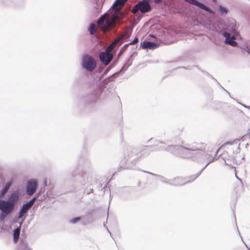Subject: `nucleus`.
Segmentation results:
<instances>
[{
  "mask_svg": "<svg viewBox=\"0 0 250 250\" xmlns=\"http://www.w3.org/2000/svg\"><path fill=\"white\" fill-rule=\"evenodd\" d=\"M46 196L49 198L53 197L50 194H49L48 192H46Z\"/></svg>",
  "mask_w": 250,
  "mask_h": 250,
  "instance_id": "4c0bfd02",
  "label": "nucleus"
},
{
  "mask_svg": "<svg viewBox=\"0 0 250 250\" xmlns=\"http://www.w3.org/2000/svg\"><path fill=\"white\" fill-rule=\"evenodd\" d=\"M235 177H236V178H237V179H238L239 180H240V179H239V178H238V177L237 176V175H236V173H235Z\"/></svg>",
  "mask_w": 250,
  "mask_h": 250,
  "instance_id": "49530a36",
  "label": "nucleus"
},
{
  "mask_svg": "<svg viewBox=\"0 0 250 250\" xmlns=\"http://www.w3.org/2000/svg\"><path fill=\"white\" fill-rule=\"evenodd\" d=\"M206 144L205 148L203 150H198L196 151L197 153L200 154V156L199 157V160H194L198 163H204L206 164L205 166L201 170V171L199 172L201 173L202 171L211 163L213 162L215 160H217L215 157H213L212 154L210 153L211 151L210 150H206Z\"/></svg>",
  "mask_w": 250,
  "mask_h": 250,
  "instance_id": "7ed1b4c3",
  "label": "nucleus"
},
{
  "mask_svg": "<svg viewBox=\"0 0 250 250\" xmlns=\"http://www.w3.org/2000/svg\"><path fill=\"white\" fill-rule=\"evenodd\" d=\"M140 46L143 49H154L159 46V44L145 40L141 42Z\"/></svg>",
  "mask_w": 250,
  "mask_h": 250,
  "instance_id": "4468645a",
  "label": "nucleus"
},
{
  "mask_svg": "<svg viewBox=\"0 0 250 250\" xmlns=\"http://www.w3.org/2000/svg\"><path fill=\"white\" fill-rule=\"evenodd\" d=\"M150 150L149 147L148 146H145L139 152H138V151H137L136 158L133 159V162L132 163H131V165L128 164L127 165V167H132L138 161L139 159H144L147 157L150 154Z\"/></svg>",
  "mask_w": 250,
  "mask_h": 250,
  "instance_id": "6e6552de",
  "label": "nucleus"
},
{
  "mask_svg": "<svg viewBox=\"0 0 250 250\" xmlns=\"http://www.w3.org/2000/svg\"><path fill=\"white\" fill-rule=\"evenodd\" d=\"M104 226L106 228V229H107V230H108V229L107 227L105 225V222L104 223Z\"/></svg>",
  "mask_w": 250,
  "mask_h": 250,
  "instance_id": "a19ab883",
  "label": "nucleus"
},
{
  "mask_svg": "<svg viewBox=\"0 0 250 250\" xmlns=\"http://www.w3.org/2000/svg\"><path fill=\"white\" fill-rule=\"evenodd\" d=\"M99 57L100 61L104 65H107L113 59L112 54L107 50L99 53Z\"/></svg>",
  "mask_w": 250,
  "mask_h": 250,
  "instance_id": "f8f14e48",
  "label": "nucleus"
},
{
  "mask_svg": "<svg viewBox=\"0 0 250 250\" xmlns=\"http://www.w3.org/2000/svg\"><path fill=\"white\" fill-rule=\"evenodd\" d=\"M213 0L215 1L216 0Z\"/></svg>",
  "mask_w": 250,
  "mask_h": 250,
  "instance_id": "8fccbe9b",
  "label": "nucleus"
},
{
  "mask_svg": "<svg viewBox=\"0 0 250 250\" xmlns=\"http://www.w3.org/2000/svg\"><path fill=\"white\" fill-rule=\"evenodd\" d=\"M219 158L222 159L224 160L225 164L229 167H231L232 164L228 163V161L234 162L235 161L234 157L231 155H229L228 152L226 151L224 152L222 154L220 155Z\"/></svg>",
  "mask_w": 250,
  "mask_h": 250,
  "instance_id": "dca6fc26",
  "label": "nucleus"
},
{
  "mask_svg": "<svg viewBox=\"0 0 250 250\" xmlns=\"http://www.w3.org/2000/svg\"><path fill=\"white\" fill-rule=\"evenodd\" d=\"M134 43H135V42H134V41H133V40L132 42H129L128 43H126V44H125V47H128V46H129V45H131V44H134Z\"/></svg>",
  "mask_w": 250,
  "mask_h": 250,
  "instance_id": "7c9ffc66",
  "label": "nucleus"
},
{
  "mask_svg": "<svg viewBox=\"0 0 250 250\" xmlns=\"http://www.w3.org/2000/svg\"><path fill=\"white\" fill-rule=\"evenodd\" d=\"M44 185L45 186H46V185H47V181L46 180H44Z\"/></svg>",
  "mask_w": 250,
  "mask_h": 250,
  "instance_id": "79ce46f5",
  "label": "nucleus"
},
{
  "mask_svg": "<svg viewBox=\"0 0 250 250\" xmlns=\"http://www.w3.org/2000/svg\"><path fill=\"white\" fill-rule=\"evenodd\" d=\"M101 93V90L99 87H96L93 89L90 94V97L91 101L93 102L95 101L100 96Z\"/></svg>",
  "mask_w": 250,
  "mask_h": 250,
  "instance_id": "f3484780",
  "label": "nucleus"
},
{
  "mask_svg": "<svg viewBox=\"0 0 250 250\" xmlns=\"http://www.w3.org/2000/svg\"><path fill=\"white\" fill-rule=\"evenodd\" d=\"M208 28H209V29L210 30H213L214 29V26H211L210 25H209V27H208Z\"/></svg>",
  "mask_w": 250,
  "mask_h": 250,
  "instance_id": "c9c22d12",
  "label": "nucleus"
},
{
  "mask_svg": "<svg viewBox=\"0 0 250 250\" xmlns=\"http://www.w3.org/2000/svg\"><path fill=\"white\" fill-rule=\"evenodd\" d=\"M223 89H224L226 91V92L228 94V95H229V96L231 98V96H230V95L228 91H227L226 90H225L223 87Z\"/></svg>",
  "mask_w": 250,
  "mask_h": 250,
  "instance_id": "37998d69",
  "label": "nucleus"
},
{
  "mask_svg": "<svg viewBox=\"0 0 250 250\" xmlns=\"http://www.w3.org/2000/svg\"><path fill=\"white\" fill-rule=\"evenodd\" d=\"M219 9L221 14H226L228 13L227 9L221 5H219Z\"/></svg>",
  "mask_w": 250,
  "mask_h": 250,
  "instance_id": "393cba45",
  "label": "nucleus"
},
{
  "mask_svg": "<svg viewBox=\"0 0 250 250\" xmlns=\"http://www.w3.org/2000/svg\"><path fill=\"white\" fill-rule=\"evenodd\" d=\"M13 183V179L8 181L0 190V220L4 221L12 214L17 206L21 197L19 189H16L9 195L7 199H2Z\"/></svg>",
  "mask_w": 250,
  "mask_h": 250,
  "instance_id": "f03ea898",
  "label": "nucleus"
},
{
  "mask_svg": "<svg viewBox=\"0 0 250 250\" xmlns=\"http://www.w3.org/2000/svg\"><path fill=\"white\" fill-rule=\"evenodd\" d=\"M81 185L83 186V193L89 194L93 192L92 185L88 182V176L87 175H83L81 180Z\"/></svg>",
  "mask_w": 250,
  "mask_h": 250,
  "instance_id": "9d476101",
  "label": "nucleus"
},
{
  "mask_svg": "<svg viewBox=\"0 0 250 250\" xmlns=\"http://www.w3.org/2000/svg\"><path fill=\"white\" fill-rule=\"evenodd\" d=\"M238 141H239V140L236 139V140H233V141H231V142H227L225 143L224 145L225 146H226V145H234L235 144L236 145H237V142Z\"/></svg>",
  "mask_w": 250,
  "mask_h": 250,
  "instance_id": "bb28decb",
  "label": "nucleus"
},
{
  "mask_svg": "<svg viewBox=\"0 0 250 250\" xmlns=\"http://www.w3.org/2000/svg\"><path fill=\"white\" fill-rule=\"evenodd\" d=\"M106 15H107V14L105 13V14L102 15L100 17V18L99 19V20L97 21V24L99 25L104 24L105 21H106Z\"/></svg>",
  "mask_w": 250,
  "mask_h": 250,
  "instance_id": "b1692460",
  "label": "nucleus"
},
{
  "mask_svg": "<svg viewBox=\"0 0 250 250\" xmlns=\"http://www.w3.org/2000/svg\"><path fill=\"white\" fill-rule=\"evenodd\" d=\"M134 43H135V42H134V41H133V40L132 42H129L128 43H126V44H125V47H128V46H129V45H131V44H134Z\"/></svg>",
  "mask_w": 250,
  "mask_h": 250,
  "instance_id": "2f4dec72",
  "label": "nucleus"
},
{
  "mask_svg": "<svg viewBox=\"0 0 250 250\" xmlns=\"http://www.w3.org/2000/svg\"><path fill=\"white\" fill-rule=\"evenodd\" d=\"M29 209V208L25 204H23L19 212L18 218L19 219L22 218L27 213Z\"/></svg>",
  "mask_w": 250,
  "mask_h": 250,
  "instance_id": "6ab92c4d",
  "label": "nucleus"
},
{
  "mask_svg": "<svg viewBox=\"0 0 250 250\" xmlns=\"http://www.w3.org/2000/svg\"><path fill=\"white\" fill-rule=\"evenodd\" d=\"M148 173L151 175L156 176L159 178V180L161 182L170 185V182L169 181H170V179H167L166 178H165L161 175H156V174H155L151 173V172H148Z\"/></svg>",
  "mask_w": 250,
  "mask_h": 250,
  "instance_id": "412c9836",
  "label": "nucleus"
},
{
  "mask_svg": "<svg viewBox=\"0 0 250 250\" xmlns=\"http://www.w3.org/2000/svg\"><path fill=\"white\" fill-rule=\"evenodd\" d=\"M127 47L125 46V44L120 49L119 53L118 54V57H120V56L122 55V54L125 51Z\"/></svg>",
  "mask_w": 250,
  "mask_h": 250,
  "instance_id": "cd10ccee",
  "label": "nucleus"
},
{
  "mask_svg": "<svg viewBox=\"0 0 250 250\" xmlns=\"http://www.w3.org/2000/svg\"><path fill=\"white\" fill-rule=\"evenodd\" d=\"M149 1L150 0H143L137 4L135 8L137 10H139L143 13L148 12L151 8Z\"/></svg>",
  "mask_w": 250,
  "mask_h": 250,
  "instance_id": "1a4fd4ad",
  "label": "nucleus"
},
{
  "mask_svg": "<svg viewBox=\"0 0 250 250\" xmlns=\"http://www.w3.org/2000/svg\"><path fill=\"white\" fill-rule=\"evenodd\" d=\"M16 250H32L29 248L28 244L26 241L22 239H21L20 244L17 247Z\"/></svg>",
  "mask_w": 250,
  "mask_h": 250,
  "instance_id": "a211bd4d",
  "label": "nucleus"
},
{
  "mask_svg": "<svg viewBox=\"0 0 250 250\" xmlns=\"http://www.w3.org/2000/svg\"><path fill=\"white\" fill-rule=\"evenodd\" d=\"M123 0L124 2H125V1H127V0Z\"/></svg>",
  "mask_w": 250,
  "mask_h": 250,
  "instance_id": "de8ad7c7",
  "label": "nucleus"
},
{
  "mask_svg": "<svg viewBox=\"0 0 250 250\" xmlns=\"http://www.w3.org/2000/svg\"><path fill=\"white\" fill-rule=\"evenodd\" d=\"M20 233H21V229L19 228H17L14 230L13 241H14V243H16L18 242V241L19 239Z\"/></svg>",
  "mask_w": 250,
  "mask_h": 250,
  "instance_id": "aec40b11",
  "label": "nucleus"
},
{
  "mask_svg": "<svg viewBox=\"0 0 250 250\" xmlns=\"http://www.w3.org/2000/svg\"><path fill=\"white\" fill-rule=\"evenodd\" d=\"M228 162L229 163H231L232 164V166L230 167H231L234 168V167H233V164L234 163L235 161L234 162L231 161H228Z\"/></svg>",
  "mask_w": 250,
  "mask_h": 250,
  "instance_id": "e433bc0d",
  "label": "nucleus"
},
{
  "mask_svg": "<svg viewBox=\"0 0 250 250\" xmlns=\"http://www.w3.org/2000/svg\"><path fill=\"white\" fill-rule=\"evenodd\" d=\"M97 28L96 24L95 23H91L90 24V26L88 28V30L89 31L90 34L91 35H93L95 33L96 29Z\"/></svg>",
  "mask_w": 250,
  "mask_h": 250,
  "instance_id": "5701e85b",
  "label": "nucleus"
},
{
  "mask_svg": "<svg viewBox=\"0 0 250 250\" xmlns=\"http://www.w3.org/2000/svg\"><path fill=\"white\" fill-rule=\"evenodd\" d=\"M175 137L176 136L173 135L170 132H167L164 134L163 140H157L152 138L149 141L163 145L158 147L159 150L170 152L174 155L185 159H190L193 161L200 160L199 158L200 154L196 151L204 150L206 144L194 142L192 144H186L184 146L168 145L166 146L168 143L172 142Z\"/></svg>",
  "mask_w": 250,
  "mask_h": 250,
  "instance_id": "f257e3e1",
  "label": "nucleus"
},
{
  "mask_svg": "<svg viewBox=\"0 0 250 250\" xmlns=\"http://www.w3.org/2000/svg\"><path fill=\"white\" fill-rule=\"evenodd\" d=\"M82 66L86 70L92 72L96 67V62L91 56L86 55L83 56Z\"/></svg>",
  "mask_w": 250,
  "mask_h": 250,
  "instance_id": "423d86ee",
  "label": "nucleus"
},
{
  "mask_svg": "<svg viewBox=\"0 0 250 250\" xmlns=\"http://www.w3.org/2000/svg\"><path fill=\"white\" fill-rule=\"evenodd\" d=\"M98 219V216L94 210L86 212L85 214L79 217V221H81L83 225H87L95 221Z\"/></svg>",
  "mask_w": 250,
  "mask_h": 250,
  "instance_id": "0eeeda50",
  "label": "nucleus"
},
{
  "mask_svg": "<svg viewBox=\"0 0 250 250\" xmlns=\"http://www.w3.org/2000/svg\"><path fill=\"white\" fill-rule=\"evenodd\" d=\"M108 232L110 233V234H111V233L110 232V231H109V230H108Z\"/></svg>",
  "mask_w": 250,
  "mask_h": 250,
  "instance_id": "09e8293b",
  "label": "nucleus"
},
{
  "mask_svg": "<svg viewBox=\"0 0 250 250\" xmlns=\"http://www.w3.org/2000/svg\"><path fill=\"white\" fill-rule=\"evenodd\" d=\"M41 191L39 192L37 194L35 195V196L31 199L29 202L25 203V204L27 207H28L29 208L33 206L35 200L39 197V195L40 194Z\"/></svg>",
  "mask_w": 250,
  "mask_h": 250,
  "instance_id": "4be33fe9",
  "label": "nucleus"
},
{
  "mask_svg": "<svg viewBox=\"0 0 250 250\" xmlns=\"http://www.w3.org/2000/svg\"><path fill=\"white\" fill-rule=\"evenodd\" d=\"M247 136H248L247 135H244V136L241 138V139H242V140H243L244 139H245L246 138H247Z\"/></svg>",
  "mask_w": 250,
  "mask_h": 250,
  "instance_id": "58836bf2",
  "label": "nucleus"
},
{
  "mask_svg": "<svg viewBox=\"0 0 250 250\" xmlns=\"http://www.w3.org/2000/svg\"><path fill=\"white\" fill-rule=\"evenodd\" d=\"M132 61L131 60V56H130V58L128 59L125 63L122 68L119 71L111 75L110 77H117L119 74L121 73H125L128 69V68L132 64Z\"/></svg>",
  "mask_w": 250,
  "mask_h": 250,
  "instance_id": "2eb2a0df",
  "label": "nucleus"
},
{
  "mask_svg": "<svg viewBox=\"0 0 250 250\" xmlns=\"http://www.w3.org/2000/svg\"><path fill=\"white\" fill-rule=\"evenodd\" d=\"M70 223L72 224H76L78 222V217H76L69 220Z\"/></svg>",
  "mask_w": 250,
  "mask_h": 250,
  "instance_id": "c85d7f7f",
  "label": "nucleus"
},
{
  "mask_svg": "<svg viewBox=\"0 0 250 250\" xmlns=\"http://www.w3.org/2000/svg\"><path fill=\"white\" fill-rule=\"evenodd\" d=\"M242 49L246 51L249 55H250V47L249 46H246L242 48Z\"/></svg>",
  "mask_w": 250,
  "mask_h": 250,
  "instance_id": "c756f323",
  "label": "nucleus"
},
{
  "mask_svg": "<svg viewBox=\"0 0 250 250\" xmlns=\"http://www.w3.org/2000/svg\"><path fill=\"white\" fill-rule=\"evenodd\" d=\"M123 3H124V2L123 0H116L114 1V2L113 3V4H112L111 7L113 8V7L117 6L118 5L123 4Z\"/></svg>",
  "mask_w": 250,
  "mask_h": 250,
  "instance_id": "a878e982",
  "label": "nucleus"
},
{
  "mask_svg": "<svg viewBox=\"0 0 250 250\" xmlns=\"http://www.w3.org/2000/svg\"><path fill=\"white\" fill-rule=\"evenodd\" d=\"M223 35L226 38L225 41V44L230 45L233 47L237 46L238 43L234 41V37L231 36L230 33L225 31L223 33Z\"/></svg>",
  "mask_w": 250,
  "mask_h": 250,
  "instance_id": "ddd939ff",
  "label": "nucleus"
},
{
  "mask_svg": "<svg viewBox=\"0 0 250 250\" xmlns=\"http://www.w3.org/2000/svg\"><path fill=\"white\" fill-rule=\"evenodd\" d=\"M163 0H154V2L156 3H159L162 1Z\"/></svg>",
  "mask_w": 250,
  "mask_h": 250,
  "instance_id": "72a5a7b5",
  "label": "nucleus"
},
{
  "mask_svg": "<svg viewBox=\"0 0 250 250\" xmlns=\"http://www.w3.org/2000/svg\"><path fill=\"white\" fill-rule=\"evenodd\" d=\"M200 174V173H197L195 175L190 176L189 177H176L174 178L171 179L170 185L174 186H180L184 185L187 183L192 182L196 179Z\"/></svg>",
  "mask_w": 250,
  "mask_h": 250,
  "instance_id": "20e7f679",
  "label": "nucleus"
},
{
  "mask_svg": "<svg viewBox=\"0 0 250 250\" xmlns=\"http://www.w3.org/2000/svg\"><path fill=\"white\" fill-rule=\"evenodd\" d=\"M232 32L233 33V34L235 35L236 34H237V31L235 30V29H233L232 30Z\"/></svg>",
  "mask_w": 250,
  "mask_h": 250,
  "instance_id": "f704fd0d",
  "label": "nucleus"
},
{
  "mask_svg": "<svg viewBox=\"0 0 250 250\" xmlns=\"http://www.w3.org/2000/svg\"><path fill=\"white\" fill-rule=\"evenodd\" d=\"M242 104L243 106H244L245 107H246V108H248V109H250V106H246V105H245L242 104Z\"/></svg>",
  "mask_w": 250,
  "mask_h": 250,
  "instance_id": "ea45409f",
  "label": "nucleus"
},
{
  "mask_svg": "<svg viewBox=\"0 0 250 250\" xmlns=\"http://www.w3.org/2000/svg\"><path fill=\"white\" fill-rule=\"evenodd\" d=\"M137 151V149L135 148H129L125 152L123 161L125 163L124 166L126 168H131L127 167V165L128 164L131 165L132 163L133 159L136 158Z\"/></svg>",
  "mask_w": 250,
  "mask_h": 250,
  "instance_id": "39448f33",
  "label": "nucleus"
},
{
  "mask_svg": "<svg viewBox=\"0 0 250 250\" xmlns=\"http://www.w3.org/2000/svg\"><path fill=\"white\" fill-rule=\"evenodd\" d=\"M108 217V211H107V218H106V222H107V221Z\"/></svg>",
  "mask_w": 250,
  "mask_h": 250,
  "instance_id": "c03bdc74",
  "label": "nucleus"
},
{
  "mask_svg": "<svg viewBox=\"0 0 250 250\" xmlns=\"http://www.w3.org/2000/svg\"><path fill=\"white\" fill-rule=\"evenodd\" d=\"M38 182L36 179L28 181L26 185V192L27 195H31L36 192L38 187Z\"/></svg>",
  "mask_w": 250,
  "mask_h": 250,
  "instance_id": "9b49d317",
  "label": "nucleus"
},
{
  "mask_svg": "<svg viewBox=\"0 0 250 250\" xmlns=\"http://www.w3.org/2000/svg\"><path fill=\"white\" fill-rule=\"evenodd\" d=\"M219 150V149H218L216 150L215 155H217V153H218V152Z\"/></svg>",
  "mask_w": 250,
  "mask_h": 250,
  "instance_id": "a18cd8bd",
  "label": "nucleus"
},
{
  "mask_svg": "<svg viewBox=\"0 0 250 250\" xmlns=\"http://www.w3.org/2000/svg\"><path fill=\"white\" fill-rule=\"evenodd\" d=\"M133 41H134L135 43H137V42H138L139 39L137 37H136L133 40Z\"/></svg>",
  "mask_w": 250,
  "mask_h": 250,
  "instance_id": "473e14b6",
  "label": "nucleus"
}]
</instances>
